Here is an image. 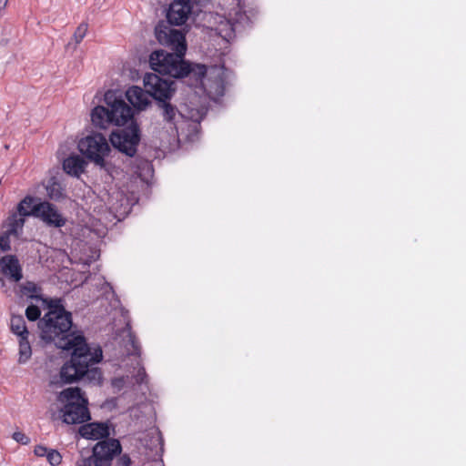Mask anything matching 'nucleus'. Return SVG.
I'll return each instance as SVG.
<instances>
[{
  "label": "nucleus",
  "mask_w": 466,
  "mask_h": 466,
  "mask_svg": "<svg viewBox=\"0 0 466 466\" xmlns=\"http://www.w3.org/2000/svg\"><path fill=\"white\" fill-rule=\"evenodd\" d=\"M155 35L162 46L169 47L175 53L157 50L150 55L151 68L160 75L180 78H195L196 87L201 88L210 98L224 95V71L221 67L212 66L208 69L204 65L190 67L183 57L187 51L184 34L165 21L159 22L155 28Z\"/></svg>",
  "instance_id": "obj_1"
},
{
  "label": "nucleus",
  "mask_w": 466,
  "mask_h": 466,
  "mask_svg": "<svg viewBox=\"0 0 466 466\" xmlns=\"http://www.w3.org/2000/svg\"><path fill=\"white\" fill-rule=\"evenodd\" d=\"M57 348L71 350V359L66 362L60 370L61 380L65 383H72L79 380L99 383L102 379L101 371L95 367L103 358L100 347L91 348L83 336L64 339L57 343Z\"/></svg>",
  "instance_id": "obj_2"
},
{
  "label": "nucleus",
  "mask_w": 466,
  "mask_h": 466,
  "mask_svg": "<svg viewBox=\"0 0 466 466\" xmlns=\"http://www.w3.org/2000/svg\"><path fill=\"white\" fill-rule=\"evenodd\" d=\"M38 327L41 330V339L46 341L57 343L66 339L76 338L78 335L69 333L72 327L71 313L66 311L58 300L51 301L49 310L40 319Z\"/></svg>",
  "instance_id": "obj_3"
},
{
  "label": "nucleus",
  "mask_w": 466,
  "mask_h": 466,
  "mask_svg": "<svg viewBox=\"0 0 466 466\" xmlns=\"http://www.w3.org/2000/svg\"><path fill=\"white\" fill-rule=\"evenodd\" d=\"M57 400L63 404L60 411L65 423L80 424L90 420L87 408L88 400L79 388H68L62 390Z\"/></svg>",
  "instance_id": "obj_4"
},
{
  "label": "nucleus",
  "mask_w": 466,
  "mask_h": 466,
  "mask_svg": "<svg viewBox=\"0 0 466 466\" xmlns=\"http://www.w3.org/2000/svg\"><path fill=\"white\" fill-rule=\"evenodd\" d=\"M78 149L88 160L104 167L105 158L110 152V146L103 135L95 133L83 137L78 143Z\"/></svg>",
  "instance_id": "obj_5"
},
{
  "label": "nucleus",
  "mask_w": 466,
  "mask_h": 466,
  "mask_svg": "<svg viewBox=\"0 0 466 466\" xmlns=\"http://www.w3.org/2000/svg\"><path fill=\"white\" fill-rule=\"evenodd\" d=\"M121 451L117 440H108L97 442L93 448L92 455H83L76 461V466H110L112 459Z\"/></svg>",
  "instance_id": "obj_6"
},
{
  "label": "nucleus",
  "mask_w": 466,
  "mask_h": 466,
  "mask_svg": "<svg viewBox=\"0 0 466 466\" xmlns=\"http://www.w3.org/2000/svg\"><path fill=\"white\" fill-rule=\"evenodd\" d=\"M158 107L162 110V116L164 120L171 125L172 132H177L176 118L177 115L187 117L193 122L199 123L206 116L208 108L204 106L198 107L186 106L181 112H178L177 107L171 105L168 100H162L157 102Z\"/></svg>",
  "instance_id": "obj_7"
},
{
  "label": "nucleus",
  "mask_w": 466,
  "mask_h": 466,
  "mask_svg": "<svg viewBox=\"0 0 466 466\" xmlns=\"http://www.w3.org/2000/svg\"><path fill=\"white\" fill-rule=\"evenodd\" d=\"M104 101L106 106H108L113 125L125 126L133 124L134 112L133 109L122 99L117 96L116 92L108 90L105 93Z\"/></svg>",
  "instance_id": "obj_8"
},
{
  "label": "nucleus",
  "mask_w": 466,
  "mask_h": 466,
  "mask_svg": "<svg viewBox=\"0 0 466 466\" xmlns=\"http://www.w3.org/2000/svg\"><path fill=\"white\" fill-rule=\"evenodd\" d=\"M143 82L149 96L157 102L169 100L176 90L174 80L163 78L155 73L146 74Z\"/></svg>",
  "instance_id": "obj_9"
},
{
  "label": "nucleus",
  "mask_w": 466,
  "mask_h": 466,
  "mask_svg": "<svg viewBox=\"0 0 466 466\" xmlns=\"http://www.w3.org/2000/svg\"><path fill=\"white\" fill-rule=\"evenodd\" d=\"M139 140V129L134 123L125 129L113 132L110 136L112 146L129 157L136 154Z\"/></svg>",
  "instance_id": "obj_10"
},
{
  "label": "nucleus",
  "mask_w": 466,
  "mask_h": 466,
  "mask_svg": "<svg viewBox=\"0 0 466 466\" xmlns=\"http://www.w3.org/2000/svg\"><path fill=\"white\" fill-rule=\"evenodd\" d=\"M36 218H40L47 226L62 228L66 225V219L58 211L56 207L50 202L43 201L38 203Z\"/></svg>",
  "instance_id": "obj_11"
},
{
  "label": "nucleus",
  "mask_w": 466,
  "mask_h": 466,
  "mask_svg": "<svg viewBox=\"0 0 466 466\" xmlns=\"http://www.w3.org/2000/svg\"><path fill=\"white\" fill-rule=\"evenodd\" d=\"M0 273L10 282H19L23 279L22 267L15 255H5L0 258Z\"/></svg>",
  "instance_id": "obj_12"
},
{
  "label": "nucleus",
  "mask_w": 466,
  "mask_h": 466,
  "mask_svg": "<svg viewBox=\"0 0 466 466\" xmlns=\"http://www.w3.org/2000/svg\"><path fill=\"white\" fill-rule=\"evenodd\" d=\"M191 9L188 1L176 0L169 6L166 22L176 25H183L187 20Z\"/></svg>",
  "instance_id": "obj_13"
},
{
  "label": "nucleus",
  "mask_w": 466,
  "mask_h": 466,
  "mask_svg": "<svg viewBox=\"0 0 466 466\" xmlns=\"http://www.w3.org/2000/svg\"><path fill=\"white\" fill-rule=\"evenodd\" d=\"M126 349L127 350L128 355L135 356V360L137 366L134 368L137 370V373L134 375L137 383L142 384L147 382V374L145 369L141 367L139 356H140V346L136 339V337L129 332L128 340L126 344Z\"/></svg>",
  "instance_id": "obj_14"
},
{
  "label": "nucleus",
  "mask_w": 466,
  "mask_h": 466,
  "mask_svg": "<svg viewBox=\"0 0 466 466\" xmlns=\"http://www.w3.org/2000/svg\"><path fill=\"white\" fill-rule=\"evenodd\" d=\"M149 94L147 89L137 86H132L126 91V97L128 102L138 111L145 110L150 104Z\"/></svg>",
  "instance_id": "obj_15"
},
{
  "label": "nucleus",
  "mask_w": 466,
  "mask_h": 466,
  "mask_svg": "<svg viewBox=\"0 0 466 466\" xmlns=\"http://www.w3.org/2000/svg\"><path fill=\"white\" fill-rule=\"evenodd\" d=\"M79 433L83 438L99 440L109 436V428L104 422H93L82 425Z\"/></svg>",
  "instance_id": "obj_16"
},
{
  "label": "nucleus",
  "mask_w": 466,
  "mask_h": 466,
  "mask_svg": "<svg viewBox=\"0 0 466 466\" xmlns=\"http://www.w3.org/2000/svg\"><path fill=\"white\" fill-rule=\"evenodd\" d=\"M86 167V160L79 155L69 156L63 162L64 170L75 177H79L85 171Z\"/></svg>",
  "instance_id": "obj_17"
},
{
  "label": "nucleus",
  "mask_w": 466,
  "mask_h": 466,
  "mask_svg": "<svg viewBox=\"0 0 466 466\" xmlns=\"http://www.w3.org/2000/svg\"><path fill=\"white\" fill-rule=\"evenodd\" d=\"M92 123L99 128H106L109 125H113V119L108 106H97L91 113Z\"/></svg>",
  "instance_id": "obj_18"
},
{
  "label": "nucleus",
  "mask_w": 466,
  "mask_h": 466,
  "mask_svg": "<svg viewBox=\"0 0 466 466\" xmlns=\"http://www.w3.org/2000/svg\"><path fill=\"white\" fill-rule=\"evenodd\" d=\"M25 222V218L14 212L6 218L3 227L5 228V231L15 237H18L23 231Z\"/></svg>",
  "instance_id": "obj_19"
},
{
  "label": "nucleus",
  "mask_w": 466,
  "mask_h": 466,
  "mask_svg": "<svg viewBox=\"0 0 466 466\" xmlns=\"http://www.w3.org/2000/svg\"><path fill=\"white\" fill-rule=\"evenodd\" d=\"M35 200L33 197H25L18 203L15 213L25 218L30 216L36 218L37 212L35 209L38 208V203H35Z\"/></svg>",
  "instance_id": "obj_20"
},
{
  "label": "nucleus",
  "mask_w": 466,
  "mask_h": 466,
  "mask_svg": "<svg viewBox=\"0 0 466 466\" xmlns=\"http://www.w3.org/2000/svg\"><path fill=\"white\" fill-rule=\"evenodd\" d=\"M10 330L17 339L28 337L29 331L25 325V320L21 315H13L10 319Z\"/></svg>",
  "instance_id": "obj_21"
},
{
  "label": "nucleus",
  "mask_w": 466,
  "mask_h": 466,
  "mask_svg": "<svg viewBox=\"0 0 466 466\" xmlns=\"http://www.w3.org/2000/svg\"><path fill=\"white\" fill-rule=\"evenodd\" d=\"M18 344H19V357H18V362L20 364H25L29 360V359L32 356V349L30 342L28 340V337H22L18 339Z\"/></svg>",
  "instance_id": "obj_22"
},
{
  "label": "nucleus",
  "mask_w": 466,
  "mask_h": 466,
  "mask_svg": "<svg viewBox=\"0 0 466 466\" xmlns=\"http://www.w3.org/2000/svg\"><path fill=\"white\" fill-rule=\"evenodd\" d=\"M40 288L32 281H26L19 286V293L22 297L37 299Z\"/></svg>",
  "instance_id": "obj_23"
},
{
  "label": "nucleus",
  "mask_w": 466,
  "mask_h": 466,
  "mask_svg": "<svg viewBox=\"0 0 466 466\" xmlns=\"http://www.w3.org/2000/svg\"><path fill=\"white\" fill-rule=\"evenodd\" d=\"M87 30H88V25L86 23H81L77 26V28L76 29L74 35H73V38L76 45L79 44L84 39V37L86 36V35L87 33Z\"/></svg>",
  "instance_id": "obj_24"
},
{
  "label": "nucleus",
  "mask_w": 466,
  "mask_h": 466,
  "mask_svg": "<svg viewBox=\"0 0 466 466\" xmlns=\"http://www.w3.org/2000/svg\"><path fill=\"white\" fill-rule=\"evenodd\" d=\"M41 310L35 305H29L25 309V316L28 320L35 321L40 318Z\"/></svg>",
  "instance_id": "obj_25"
},
{
  "label": "nucleus",
  "mask_w": 466,
  "mask_h": 466,
  "mask_svg": "<svg viewBox=\"0 0 466 466\" xmlns=\"http://www.w3.org/2000/svg\"><path fill=\"white\" fill-rule=\"evenodd\" d=\"M12 235L6 231L0 234V252H6L11 249L10 237Z\"/></svg>",
  "instance_id": "obj_26"
},
{
  "label": "nucleus",
  "mask_w": 466,
  "mask_h": 466,
  "mask_svg": "<svg viewBox=\"0 0 466 466\" xmlns=\"http://www.w3.org/2000/svg\"><path fill=\"white\" fill-rule=\"evenodd\" d=\"M46 460L52 466H57L62 462V455L56 450H49Z\"/></svg>",
  "instance_id": "obj_27"
},
{
  "label": "nucleus",
  "mask_w": 466,
  "mask_h": 466,
  "mask_svg": "<svg viewBox=\"0 0 466 466\" xmlns=\"http://www.w3.org/2000/svg\"><path fill=\"white\" fill-rule=\"evenodd\" d=\"M13 440L16 442L26 445L30 442V439L22 431H15L12 435Z\"/></svg>",
  "instance_id": "obj_28"
},
{
  "label": "nucleus",
  "mask_w": 466,
  "mask_h": 466,
  "mask_svg": "<svg viewBox=\"0 0 466 466\" xmlns=\"http://www.w3.org/2000/svg\"><path fill=\"white\" fill-rule=\"evenodd\" d=\"M48 451H49V450L46 447H44V446H37L35 449V455L39 456V457H42V456H46V454H47Z\"/></svg>",
  "instance_id": "obj_29"
},
{
  "label": "nucleus",
  "mask_w": 466,
  "mask_h": 466,
  "mask_svg": "<svg viewBox=\"0 0 466 466\" xmlns=\"http://www.w3.org/2000/svg\"><path fill=\"white\" fill-rule=\"evenodd\" d=\"M48 195L50 196L51 198H55V199H57L60 196H61V193L58 191V190H55V189H52Z\"/></svg>",
  "instance_id": "obj_30"
},
{
  "label": "nucleus",
  "mask_w": 466,
  "mask_h": 466,
  "mask_svg": "<svg viewBox=\"0 0 466 466\" xmlns=\"http://www.w3.org/2000/svg\"><path fill=\"white\" fill-rule=\"evenodd\" d=\"M48 195L50 196L51 198H55V199H57L60 196H61V193L58 191V190H55V189H52Z\"/></svg>",
  "instance_id": "obj_31"
},
{
  "label": "nucleus",
  "mask_w": 466,
  "mask_h": 466,
  "mask_svg": "<svg viewBox=\"0 0 466 466\" xmlns=\"http://www.w3.org/2000/svg\"><path fill=\"white\" fill-rule=\"evenodd\" d=\"M123 466H129L130 460L128 458H122Z\"/></svg>",
  "instance_id": "obj_32"
},
{
  "label": "nucleus",
  "mask_w": 466,
  "mask_h": 466,
  "mask_svg": "<svg viewBox=\"0 0 466 466\" xmlns=\"http://www.w3.org/2000/svg\"><path fill=\"white\" fill-rule=\"evenodd\" d=\"M8 0H4L3 5H0V10L5 8Z\"/></svg>",
  "instance_id": "obj_33"
},
{
  "label": "nucleus",
  "mask_w": 466,
  "mask_h": 466,
  "mask_svg": "<svg viewBox=\"0 0 466 466\" xmlns=\"http://www.w3.org/2000/svg\"><path fill=\"white\" fill-rule=\"evenodd\" d=\"M4 0H0V5H3Z\"/></svg>",
  "instance_id": "obj_34"
}]
</instances>
